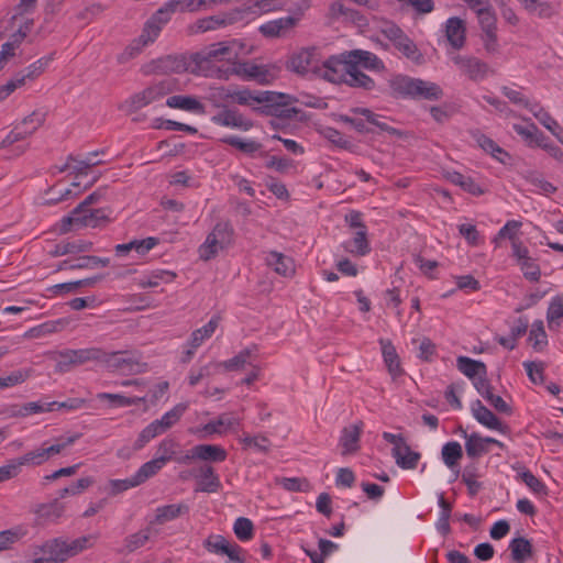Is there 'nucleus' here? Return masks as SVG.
<instances>
[{
  "label": "nucleus",
  "mask_w": 563,
  "mask_h": 563,
  "mask_svg": "<svg viewBox=\"0 0 563 563\" xmlns=\"http://www.w3.org/2000/svg\"><path fill=\"white\" fill-rule=\"evenodd\" d=\"M233 57L235 53L229 42L212 43L190 55L189 71L203 77L228 79L230 68L222 69L217 66V63L230 60Z\"/></svg>",
  "instance_id": "obj_1"
},
{
  "label": "nucleus",
  "mask_w": 563,
  "mask_h": 563,
  "mask_svg": "<svg viewBox=\"0 0 563 563\" xmlns=\"http://www.w3.org/2000/svg\"><path fill=\"white\" fill-rule=\"evenodd\" d=\"M318 77L332 84H345L365 90H372L375 87V81L366 74L355 75L353 73L350 60L345 57V52L322 60Z\"/></svg>",
  "instance_id": "obj_2"
},
{
  "label": "nucleus",
  "mask_w": 563,
  "mask_h": 563,
  "mask_svg": "<svg viewBox=\"0 0 563 563\" xmlns=\"http://www.w3.org/2000/svg\"><path fill=\"white\" fill-rule=\"evenodd\" d=\"M109 217L102 209H82L78 214H75L73 210L60 220L59 231L60 233H67L82 228H101L109 223Z\"/></svg>",
  "instance_id": "obj_3"
},
{
  "label": "nucleus",
  "mask_w": 563,
  "mask_h": 563,
  "mask_svg": "<svg viewBox=\"0 0 563 563\" xmlns=\"http://www.w3.org/2000/svg\"><path fill=\"white\" fill-rule=\"evenodd\" d=\"M233 229L227 222H219L208 234L203 244L199 247V257L203 261L213 258L219 251L232 242Z\"/></svg>",
  "instance_id": "obj_4"
},
{
  "label": "nucleus",
  "mask_w": 563,
  "mask_h": 563,
  "mask_svg": "<svg viewBox=\"0 0 563 563\" xmlns=\"http://www.w3.org/2000/svg\"><path fill=\"white\" fill-rule=\"evenodd\" d=\"M180 4V1L170 0L147 19L143 25V46L153 44L158 38L162 30Z\"/></svg>",
  "instance_id": "obj_5"
},
{
  "label": "nucleus",
  "mask_w": 563,
  "mask_h": 563,
  "mask_svg": "<svg viewBox=\"0 0 563 563\" xmlns=\"http://www.w3.org/2000/svg\"><path fill=\"white\" fill-rule=\"evenodd\" d=\"M101 356V349L99 347L63 350L56 353L55 371L66 373L74 366H79L88 362H98Z\"/></svg>",
  "instance_id": "obj_6"
},
{
  "label": "nucleus",
  "mask_w": 563,
  "mask_h": 563,
  "mask_svg": "<svg viewBox=\"0 0 563 563\" xmlns=\"http://www.w3.org/2000/svg\"><path fill=\"white\" fill-rule=\"evenodd\" d=\"M266 92L271 95L269 99H272V101H263L262 106L253 108L254 111L279 120H291L297 117L299 110L295 107H290V96L274 91Z\"/></svg>",
  "instance_id": "obj_7"
},
{
  "label": "nucleus",
  "mask_w": 563,
  "mask_h": 563,
  "mask_svg": "<svg viewBox=\"0 0 563 563\" xmlns=\"http://www.w3.org/2000/svg\"><path fill=\"white\" fill-rule=\"evenodd\" d=\"M321 58L316 47L302 48L291 55L287 63V68L299 75H314L318 77Z\"/></svg>",
  "instance_id": "obj_8"
},
{
  "label": "nucleus",
  "mask_w": 563,
  "mask_h": 563,
  "mask_svg": "<svg viewBox=\"0 0 563 563\" xmlns=\"http://www.w3.org/2000/svg\"><path fill=\"white\" fill-rule=\"evenodd\" d=\"M187 409V404H177L173 409L164 413L161 419H156L151 422L146 428L143 429V441H150L151 439H154L155 437L169 430L180 420Z\"/></svg>",
  "instance_id": "obj_9"
},
{
  "label": "nucleus",
  "mask_w": 563,
  "mask_h": 563,
  "mask_svg": "<svg viewBox=\"0 0 563 563\" xmlns=\"http://www.w3.org/2000/svg\"><path fill=\"white\" fill-rule=\"evenodd\" d=\"M79 438L80 434L76 433L51 446L35 449L18 457V464L20 467L23 465H41L52 455L59 454L64 449L75 443Z\"/></svg>",
  "instance_id": "obj_10"
},
{
  "label": "nucleus",
  "mask_w": 563,
  "mask_h": 563,
  "mask_svg": "<svg viewBox=\"0 0 563 563\" xmlns=\"http://www.w3.org/2000/svg\"><path fill=\"white\" fill-rule=\"evenodd\" d=\"M183 71H189V64L186 63L183 56L178 55L162 56L143 66V73L145 74L166 75Z\"/></svg>",
  "instance_id": "obj_11"
},
{
  "label": "nucleus",
  "mask_w": 563,
  "mask_h": 563,
  "mask_svg": "<svg viewBox=\"0 0 563 563\" xmlns=\"http://www.w3.org/2000/svg\"><path fill=\"white\" fill-rule=\"evenodd\" d=\"M101 354L102 356L98 362L102 363L108 369L118 371L121 374H129L139 367L137 358L130 352H106L101 350Z\"/></svg>",
  "instance_id": "obj_12"
},
{
  "label": "nucleus",
  "mask_w": 563,
  "mask_h": 563,
  "mask_svg": "<svg viewBox=\"0 0 563 563\" xmlns=\"http://www.w3.org/2000/svg\"><path fill=\"white\" fill-rule=\"evenodd\" d=\"M451 59L460 71L473 81L487 76L488 65L475 56L454 54Z\"/></svg>",
  "instance_id": "obj_13"
},
{
  "label": "nucleus",
  "mask_w": 563,
  "mask_h": 563,
  "mask_svg": "<svg viewBox=\"0 0 563 563\" xmlns=\"http://www.w3.org/2000/svg\"><path fill=\"white\" fill-rule=\"evenodd\" d=\"M345 57L349 58L350 67H352L353 73H355V75L364 74L361 70L362 68L367 69V70H375V71H380L385 68L382 59H379L377 57V55H375L374 53L368 52V51H364V49L347 51V52H345Z\"/></svg>",
  "instance_id": "obj_14"
},
{
  "label": "nucleus",
  "mask_w": 563,
  "mask_h": 563,
  "mask_svg": "<svg viewBox=\"0 0 563 563\" xmlns=\"http://www.w3.org/2000/svg\"><path fill=\"white\" fill-rule=\"evenodd\" d=\"M40 550L43 556L34 559L33 563H64L69 559L67 540L64 538L47 540Z\"/></svg>",
  "instance_id": "obj_15"
},
{
  "label": "nucleus",
  "mask_w": 563,
  "mask_h": 563,
  "mask_svg": "<svg viewBox=\"0 0 563 563\" xmlns=\"http://www.w3.org/2000/svg\"><path fill=\"white\" fill-rule=\"evenodd\" d=\"M471 411L474 419L482 426L490 430L499 431L503 434H507L509 432V427L501 422L500 419L486 406H484L481 400H475L472 402Z\"/></svg>",
  "instance_id": "obj_16"
},
{
  "label": "nucleus",
  "mask_w": 563,
  "mask_h": 563,
  "mask_svg": "<svg viewBox=\"0 0 563 563\" xmlns=\"http://www.w3.org/2000/svg\"><path fill=\"white\" fill-rule=\"evenodd\" d=\"M242 12L236 10L233 12L207 16L200 19L195 24V32L203 33L211 30H217L222 26L231 25L241 19Z\"/></svg>",
  "instance_id": "obj_17"
},
{
  "label": "nucleus",
  "mask_w": 563,
  "mask_h": 563,
  "mask_svg": "<svg viewBox=\"0 0 563 563\" xmlns=\"http://www.w3.org/2000/svg\"><path fill=\"white\" fill-rule=\"evenodd\" d=\"M212 122L218 125L247 131L252 122L245 119L238 110L224 107L219 113L212 117Z\"/></svg>",
  "instance_id": "obj_18"
},
{
  "label": "nucleus",
  "mask_w": 563,
  "mask_h": 563,
  "mask_svg": "<svg viewBox=\"0 0 563 563\" xmlns=\"http://www.w3.org/2000/svg\"><path fill=\"white\" fill-rule=\"evenodd\" d=\"M363 430V422L344 427L341 431L339 444L343 449L342 455L356 453L360 449V438Z\"/></svg>",
  "instance_id": "obj_19"
},
{
  "label": "nucleus",
  "mask_w": 563,
  "mask_h": 563,
  "mask_svg": "<svg viewBox=\"0 0 563 563\" xmlns=\"http://www.w3.org/2000/svg\"><path fill=\"white\" fill-rule=\"evenodd\" d=\"M445 36L454 49H461L466 41V27L462 19L452 16L445 23Z\"/></svg>",
  "instance_id": "obj_20"
},
{
  "label": "nucleus",
  "mask_w": 563,
  "mask_h": 563,
  "mask_svg": "<svg viewBox=\"0 0 563 563\" xmlns=\"http://www.w3.org/2000/svg\"><path fill=\"white\" fill-rule=\"evenodd\" d=\"M236 74L244 76L249 79H254L260 84H268L273 76L265 66L256 65L253 63H241L236 67L230 69V75Z\"/></svg>",
  "instance_id": "obj_21"
},
{
  "label": "nucleus",
  "mask_w": 563,
  "mask_h": 563,
  "mask_svg": "<svg viewBox=\"0 0 563 563\" xmlns=\"http://www.w3.org/2000/svg\"><path fill=\"white\" fill-rule=\"evenodd\" d=\"M476 390L483 396L498 412L510 415L511 407L498 395L493 394V387L487 378H478L474 382Z\"/></svg>",
  "instance_id": "obj_22"
},
{
  "label": "nucleus",
  "mask_w": 563,
  "mask_h": 563,
  "mask_svg": "<svg viewBox=\"0 0 563 563\" xmlns=\"http://www.w3.org/2000/svg\"><path fill=\"white\" fill-rule=\"evenodd\" d=\"M296 23V18L284 16L262 24L260 26V32L266 37H280L289 32Z\"/></svg>",
  "instance_id": "obj_23"
},
{
  "label": "nucleus",
  "mask_w": 563,
  "mask_h": 563,
  "mask_svg": "<svg viewBox=\"0 0 563 563\" xmlns=\"http://www.w3.org/2000/svg\"><path fill=\"white\" fill-rule=\"evenodd\" d=\"M166 106L173 109H179L196 114H205V106L198 98L188 95H174L167 98Z\"/></svg>",
  "instance_id": "obj_24"
},
{
  "label": "nucleus",
  "mask_w": 563,
  "mask_h": 563,
  "mask_svg": "<svg viewBox=\"0 0 563 563\" xmlns=\"http://www.w3.org/2000/svg\"><path fill=\"white\" fill-rule=\"evenodd\" d=\"M174 441L169 440L162 442L159 446L162 455L143 464V478H148L155 475L166 464V462L172 459V455L174 454Z\"/></svg>",
  "instance_id": "obj_25"
},
{
  "label": "nucleus",
  "mask_w": 563,
  "mask_h": 563,
  "mask_svg": "<svg viewBox=\"0 0 563 563\" xmlns=\"http://www.w3.org/2000/svg\"><path fill=\"white\" fill-rule=\"evenodd\" d=\"M266 264L277 274L290 277L295 274V264L291 257L277 251H271L265 257Z\"/></svg>",
  "instance_id": "obj_26"
},
{
  "label": "nucleus",
  "mask_w": 563,
  "mask_h": 563,
  "mask_svg": "<svg viewBox=\"0 0 563 563\" xmlns=\"http://www.w3.org/2000/svg\"><path fill=\"white\" fill-rule=\"evenodd\" d=\"M191 456L201 461L223 462L228 453L222 446L217 444H198L191 449Z\"/></svg>",
  "instance_id": "obj_27"
},
{
  "label": "nucleus",
  "mask_w": 563,
  "mask_h": 563,
  "mask_svg": "<svg viewBox=\"0 0 563 563\" xmlns=\"http://www.w3.org/2000/svg\"><path fill=\"white\" fill-rule=\"evenodd\" d=\"M379 344L382 347L384 362L387 366L389 374L393 376V378L400 376L404 373V371L400 366V358L391 341L380 339Z\"/></svg>",
  "instance_id": "obj_28"
},
{
  "label": "nucleus",
  "mask_w": 563,
  "mask_h": 563,
  "mask_svg": "<svg viewBox=\"0 0 563 563\" xmlns=\"http://www.w3.org/2000/svg\"><path fill=\"white\" fill-rule=\"evenodd\" d=\"M457 369L471 379L486 378V365L467 356H459L456 360Z\"/></svg>",
  "instance_id": "obj_29"
},
{
  "label": "nucleus",
  "mask_w": 563,
  "mask_h": 563,
  "mask_svg": "<svg viewBox=\"0 0 563 563\" xmlns=\"http://www.w3.org/2000/svg\"><path fill=\"white\" fill-rule=\"evenodd\" d=\"M189 512V506L186 504H170L158 507L155 511L154 519L151 525H164L167 521L174 520L181 515Z\"/></svg>",
  "instance_id": "obj_30"
},
{
  "label": "nucleus",
  "mask_w": 563,
  "mask_h": 563,
  "mask_svg": "<svg viewBox=\"0 0 563 563\" xmlns=\"http://www.w3.org/2000/svg\"><path fill=\"white\" fill-rule=\"evenodd\" d=\"M240 426V420L231 415L222 413L217 419L211 420L202 427L206 434H222L229 430H235Z\"/></svg>",
  "instance_id": "obj_31"
},
{
  "label": "nucleus",
  "mask_w": 563,
  "mask_h": 563,
  "mask_svg": "<svg viewBox=\"0 0 563 563\" xmlns=\"http://www.w3.org/2000/svg\"><path fill=\"white\" fill-rule=\"evenodd\" d=\"M266 91H251L249 89L231 90V101L241 106L262 104L263 101H272Z\"/></svg>",
  "instance_id": "obj_32"
},
{
  "label": "nucleus",
  "mask_w": 563,
  "mask_h": 563,
  "mask_svg": "<svg viewBox=\"0 0 563 563\" xmlns=\"http://www.w3.org/2000/svg\"><path fill=\"white\" fill-rule=\"evenodd\" d=\"M344 250L356 256H365L371 252L369 242L367 240V229L357 230L351 241L343 243Z\"/></svg>",
  "instance_id": "obj_33"
},
{
  "label": "nucleus",
  "mask_w": 563,
  "mask_h": 563,
  "mask_svg": "<svg viewBox=\"0 0 563 563\" xmlns=\"http://www.w3.org/2000/svg\"><path fill=\"white\" fill-rule=\"evenodd\" d=\"M220 318L219 317H212L207 324L203 327L195 330L191 333L190 338V346L191 350L187 352V356L190 357L194 354V350L199 347L205 340L209 339L216 331V329L219 325Z\"/></svg>",
  "instance_id": "obj_34"
},
{
  "label": "nucleus",
  "mask_w": 563,
  "mask_h": 563,
  "mask_svg": "<svg viewBox=\"0 0 563 563\" xmlns=\"http://www.w3.org/2000/svg\"><path fill=\"white\" fill-rule=\"evenodd\" d=\"M444 177L446 180L453 185L460 186L463 190L471 195L481 196L484 194V190L481 188V186L476 184L470 176H465L455 170H448L445 172Z\"/></svg>",
  "instance_id": "obj_35"
},
{
  "label": "nucleus",
  "mask_w": 563,
  "mask_h": 563,
  "mask_svg": "<svg viewBox=\"0 0 563 563\" xmlns=\"http://www.w3.org/2000/svg\"><path fill=\"white\" fill-rule=\"evenodd\" d=\"M65 509V504L59 501V498H56L49 503L37 505L34 512L41 519L55 521L64 515Z\"/></svg>",
  "instance_id": "obj_36"
},
{
  "label": "nucleus",
  "mask_w": 563,
  "mask_h": 563,
  "mask_svg": "<svg viewBox=\"0 0 563 563\" xmlns=\"http://www.w3.org/2000/svg\"><path fill=\"white\" fill-rule=\"evenodd\" d=\"M256 351H257L256 346L246 347V349L240 351L232 358H229V360L222 362L221 365L223 366L224 369L230 371V372L231 371H241L246 365H253L252 361L256 356Z\"/></svg>",
  "instance_id": "obj_37"
},
{
  "label": "nucleus",
  "mask_w": 563,
  "mask_h": 563,
  "mask_svg": "<svg viewBox=\"0 0 563 563\" xmlns=\"http://www.w3.org/2000/svg\"><path fill=\"white\" fill-rule=\"evenodd\" d=\"M462 435L465 439V451L468 457L478 459L489 452V448L486 446L483 437L478 433L473 432L468 434L463 430Z\"/></svg>",
  "instance_id": "obj_38"
},
{
  "label": "nucleus",
  "mask_w": 563,
  "mask_h": 563,
  "mask_svg": "<svg viewBox=\"0 0 563 563\" xmlns=\"http://www.w3.org/2000/svg\"><path fill=\"white\" fill-rule=\"evenodd\" d=\"M393 456L397 465L405 470L416 468L420 459V454L411 451L406 442L400 448H393Z\"/></svg>",
  "instance_id": "obj_39"
},
{
  "label": "nucleus",
  "mask_w": 563,
  "mask_h": 563,
  "mask_svg": "<svg viewBox=\"0 0 563 563\" xmlns=\"http://www.w3.org/2000/svg\"><path fill=\"white\" fill-rule=\"evenodd\" d=\"M351 112L364 117L367 123L378 128L383 132H387L391 135H400V132L397 129L390 126L382 115L374 113L367 108H353L351 109Z\"/></svg>",
  "instance_id": "obj_40"
},
{
  "label": "nucleus",
  "mask_w": 563,
  "mask_h": 563,
  "mask_svg": "<svg viewBox=\"0 0 563 563\" xmlns=\"http://www.w3.org/2000/svg\"><path fill=\"white\" fill-rule=\"evenodd\" d=\"M221 487L219 476L214 473L213 467L205 465L200 468V478L196 490L205 493H216Z\"/></svg>",
  "instance_id": "obj_41"
},
{
  "label": "nucleus",
  "mask_w": 563,
  "mask_h": 563,
  "mask_svg": "<svg viewBox=\"0 0 563 563\" xmlns=\"http://www.w3.org/2000/svg\"><path fill=\"white\" fill-rule=\"evenodd\" d=\"M522 177L532 186V191L536 194L551 195L556 190V187L548 181L539 172L528 170L522 174Z\"/></svg>",
  "instance_id": "obj_42"
},
{
  "label": "nucleus",
  "mask_w": 563,
  "mask_h": 563,
  "mask_svg": "<svg viewBox=\"0 0 563 563\" xmlns=\"http://www.w3.org/2000/svg\"><path fill=\"white\" fill-rule=\"evenodd\" d=\"M205 548L216 554H222V555H231L233 550L236 549V547H240L236 543H231L222 536H210L207 540L203 542Z\"/></svg>",
  "instance_id": "obj_43"
},
{
  "label": "nucleus",
  "mask_w": 563,
  "mask_h": 563,
  "mask_svg": "<svg viewBox=\"0 0 563 563\" xmlns=\"http://www.w3.org/2000/svg\"><path fill=\"white\" fill-rule=\"evenodd\" d=\"M110 265V258L108 257H98V256H81L75 263H69L68 261H64L60 265V269H84V268H96V267H107Z\"/></svg>",
  "instance_id": "obj_44"
},
{
  "label": "nucleus",
  "mask_w": 563,
  "mask_h": 563,
  "mask_svg": "<svg viewBox=\"0 0 563 563\" xmlns=\"http://www.w3.org/2000/svg\"><path fill=\"white\" fill-rule=\"evenodd\" d=\"M54 59V53L41 57L31 65H29L23 71L18 73L20 78H23V82L33 81L38 78L47 68L49 63Z\"/></svg>",
  "instance_id": "obj_45"
},
{
  "label": "nucleus",
  "mask_w": 563,
  "mask_h": 563,
  "mask_svg": "<svg viewBox=\"0 0 563 563\" xmlns=\"http://www.w3.org/2000/svg\"><path fill=\"white\" fill-rule=\"evenodd\" d=\"M27 534V529L24 526H15L8 530L0 532V552L8 551L13 548L15 543L21 541Z\"/></svg>",
  "instance_id": "obj_46"
},
{
  "label": "nucleus",
  "mask_w": 563,
  "mask_h": 563,
  "mask_svg": "<svg viewBox=\"0 0 563 563\" xmlns=\"http://www.w3.org/2000/svg\"><path fill=\"white\" fill-rule=\"evenodd\" d=\"M511 558L517 563H523L532 555L531 542L522 537L515 538L509 543Z\"/></svg>",
  "instance_id": "obj_47"
},
{
  "label": "nucleus",
  "mask_w": 563,
  "mask_h": 563,
  "mask_svg": "<svg viewBox=\"0 0 563 563\" xmlns=\"http://www.w3.org/2000/svg\"><path fill=\"white\" fill-rule=\"evenodd\" d=\"M443 91L435 82L417 79L413 98H423L427 100H439Z\"/></svg>",
  "instance_id": "obj_48"
},
{
  "label": "nucleus",
  "mask_w": 563,
  "mask_h": 563,
  "mask_svg": "<svg viewBox=\"0 0 563 563\" xmlns=\"http://www.w3.org/2000/svg\"><path fill=\"white\" fill-rule=\"evenodd\" d=\"M528 341L537 352H542L548 345V336L542 320H536L529 331Z\"/></svg>",
  "instance_id": "obj_49"
},
{
  "label": "nucleus",
  "mask_w": 563,
  "mask_h": 563,
  "mask_svg": "<svg viewBox=\"0 0 563 563\" xmlns=\"http://www.w3.org/2000/svg\"><path fill=\"white\" fill-rule=\"evenodd\" d=\"M141 484V468L135 472L131 478L125 479H110L108 483V494L115 496L130 488L136 487Z\"/></svg>",
  "instance_id": "obj_50"
},
{
  "label": "nucleus",
  "mask_w": 563,
  "mask_h": 563,
  "mask_svg": "<svg viewBox=\"0 0 563 563\" xmlns=\"http://www.w3.org/2000/svg\"><path fill=\"white\" fill-rule=\"evenodd\" d=\"M563 318V295L553 297L547 311V321L550 330L560 327L559 319Z\"/></svg>",
  "instance_id": "obj_51"
},
{
  "label": "nucleus",
  "mask_w": 563,
  "mask_h": 563,
  "mask_svg": "<svg viewBox=\"0 0 563 563\" xmlns=\"http://www.w3.org/2000/svg\"><path fill=\"white\" fill-rule=\"evenodd\" d=\"M442 460L448 467H453L463 456V450L459 442L451 441L442 446Z\"/></svg>",
  "instance_id": "obj_52"
},
{
  "label": "nucleus",
  "mask_w": 563,
  "mask_h": 563,
  "mask_svg": "<svg viewBox=\"0 0 563 563\" xmlns=\"http://www.w3.org/2000/svg\"><path fill=\"white\" fill-rule=\"evenodd\" d=\"M97 156L98 152L88 153L82 159H77L70 155L68 156V162L75 163L73 168L77 175H87L89 168L103 164L102 161L96 159Z\"/></svg>",
  "instance_id": "obj_53"
},
{
  "label": "nucleus",
  "mask_w": 563,
  "mask_h": 563,
  "mask_svg": "<svg viewBox=\"0 0 563 563\" xmlns=\"http://www.w3.org/2000/svg\"><path fill=\"white\" fill-rule=\"evenodd\" d=\"M475 12L477 14L482 32L497 30L496 14L490 3L484 5L483 8H478V10Z\"/></svg>",
  "instance_id": "obj_54"
},
{
  "label": "nucleus",
  "mask_w": 563,
  "mask_h": 563,
  "mask_svg": "<svg viewBox=\"0 0 563 563\" xmlns=\"http://www.w3.org/2000/svg\"><path fill=\"white\" fill-rule=\"evenodd\" d=\"M395 47L408 59H411L416 63H420L422 60V54L419 52L413 41L410 40L407 35H404L402 38L395 44Z\"/></svg>",
  "instance_id": "obj_55"
},
{
  "label": "nucleus",
  "mask_w": 563,
  "mask_h": 563,
  "mask_svg": "<svg viewBox=\"0 0 563 563\" xmlns=\"http://www.w3.org/2000/svg\"><path fill=\"white\" fill-rule=\"evenodd\" d=\"M534 117L547 130H549L563 144L561 126L548 111L539 110L538 112L534 113Z\"/></svg>",
  "instance_id": "obj_56"
},
{
  "label": "nucleus",
  "mask_w": 563,
  "mask_h": 563,
  "mask_svg": "<svg viewBox=\"0 0 563 563\" xmlns=\"http://www.w3.org/2000/svg\"><path fill=\"white\" fill-rule=\"evenodd\" d=\"M533 143L536 146L544 150L553 158L558 161L563 159V151L558 145L552 143L550 139L547 135H544L541 131L537 133Z\"/></svg>",
  "instance_id": "obj_57"
},
{
  "label": "nucleus",
  "mask_w": 563,
  "mask_h": 563,
  "mask_svg": "<svg viewBox=\"0 0 563 563\" xmlns=\"http://www.w3.org/2000/svg\"><path fill=\"white\" fill-rule=\"evenodd\" d=\"M92 245L93 244L90 241L77 240L58 245L56 253L59 255H65L89 252L92 250Z\"/></svg>",
  "instance_id": "obj_58"
},
{
  "label": "nucleus",
  "mask_w": 563,
  "mask_h": 563,
  "mask_svg": "<svg viewBox=\"0 0 563 563\" xmlns=\"http://www.w3.org/2000/svg\"><path fill=\"white\" fill-rule=\"evenodd\" d=\"M69 324V320L66 318H60L57 320L46 321L40 324L37 328L31 330L32 333H36L35 335H45L51 333H56L64 330Z\"/></svg>",
  "instance_id": "obj_59"
},
{
  "label": "nucleus",
  "mask_w": 563,
  "mask_h": 563,
  "mask_svg": "<svg viewBox=\"0 0 563 563\" xmlns=\"http://www.w3.org/2000/svg\"><path fill=\"white\" fill-rule=\"evenodd\" d=\"M222 142H224L244 153H247V154H252V153L256 152L257 150H260V147H261V144H258L255 141L242 140L238 136H227V137L222 139Z\"/></svg>",
  "instance_id": "obj_60"
},
{
  "label": "nucleus",
  "mask_w": 563,
  "mask_h": 563,
  "mask_svg": "<svg viewBox=\"0 0 563 563\" xmlns=\"http://www.w3.org/2000/svg\"><path fill=\"white\" fill-rule=\"evenodd\" d=\"M233 530L239 540L247 541L253 537V522L247 518L240 517L235 520Z\"/></svg>",
  "instance_id": "obj_61"
},
{
  "label": "nucleus",
  "mask_w": 563,
  "mask_h": 563,
  "mask_svg": "<svg viewBox=\"0 0 563 563\" xmlns=\"http://www.w3.org/2000/svg\"><path fill=\"white\" fill-rule=\"evenodd\" d=\"M481 147L490 153L496 159H498L501 163H505V158H508L509 155L507 152H505L495 141L492 139L483 135L479 140Z\"/></svg>",
  "instance_id": "obj_62"
},
{
  "label": "nucleus",
  "mask_w": 563,
  "mask_h": 563,
  "mask_svg": "<svg viewBox=\"0 0 563 563\" xmlns=\"http://www.w3.org/2000/svg\"><path fill=\"white\" fill-rule=\"evenodd\" d=\"M266 167L275 169L280 174H287L296 168L295 162L288 157L271 156L266 162Z\"/></svg>",
  "instance_id": "obj_63"
},
{
  "label": "nucleus",
  "mask_w": 563,
  "mask_h": 563,
  "mask_svg": "<svg viewBox=\"0 0 563 563\" xmlns=\"http://www.w3.org/2000/svg\"><path fill=\"white\" fill-rule=\"evenodd\" d=\"M416 82L415 78L397 77L391 81V87L398 93L413 98Z\"/></svg>",
  "instance_id": "obj_64"
}]
</instances>
